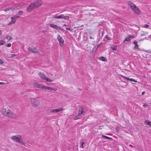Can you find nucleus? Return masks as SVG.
I'll return each mask as SVG.
<instances>
[{
    "instance_id": "1",
    "label": "nucleus",
    "mask_w": 151,
    "mask_h": 151,
    "mask_svg": "<svg viewBox=\"0 0 151 151\" xmlns=\"http://www.w3.org/2000/svg\"><path fill=\"white\" fill-rule=\"evenodd\" d=\"M42 4V0H37L35 2L31 4L27 8V11L30 12L34 9V8H37L40 6Z\"/></svg>"
},
{
    "instance_id": "2",
    "label": "nucleus",
    "mask_w": 151,
    "mask_h": 151,
    "mask_svg": "<svg viewBox=\"0 0 151 151\" xmlns=\"http://www.w3.org/2000/svg\"><path fill=\"white\" fill-rule=\"evenodd\" d=\"M30 102L31 106L34 107H37L40 105V101L35 98H30Z\"/></svg>"
},
{
    "instance_id": "3",
    "label": "nucleus",
    "mask_w": 151,
    "mask_h": 151,
    "mask_svg": "<svg viewBox=\"0 0 151 151\" xmlns=\"http://www.w3.org/2000/svg\"><path fill=\"white\" fill-rule=\"evenodd\" d=\"M39 76L43 80H45L47 81L52 82L53 81L52 80L47 77L46 75L43 73L39 72L38 73Z\"/></svg>"
},
{
    "instance_id": "4",
    "label": "nucleus",
    "mask_w": 151,
    "mask_h": 151,
    "mask_svg": "<svg viewBox=\"0 0 151 151\" xmlns=\"http://www.w3.org/2000/svg\"><path fill=\"white\" fill-rule=\"evenodd\" d=\"M11 139L13 141L16 142H18L22 143H23V141L21 140V137L20 135L12 136L11 137Z\"/></svg>"
},
{
    "instance_id": "5",
    "label": "nucleus",
    "mask_w": 151,
    "mask_h": 151,
    "mask_svg": "<svg viewBox=\"0 0 151 151\" xmlns=\"http://www.w3.org/2000/svg\"><path fill=\"white\" fill-rule=\"evenodd\" d=\"M5 116L12 119H15L16 117V114L9 109Z\"/></svg>"
},
{
    "instance_id": "6",
    "label": "nucleus",
    "mask_w": 151,
    "mask_h": 151,
    "mask_svg": "<svg viewBox=\"0 0 151 151\" xmlns=\"http://www.w3.org/2000/svg\"><path fill=\"white\" fill-rule=\"evenodd\" d=\"M132 10L136 14L139 15L141 14V11L136 6L132 9Z\"/></svg>"
},
{
    "instance_id": "7",
    "label": "nucleus",
    "mask_w": 151,
    "mask_h": 151,
    "mask_svg": "<svg viewBox=\"0 0 151 151\" xmlns=\"http://www.w3.org/2000/svg\"><path fill=\"white\" fill-rule=\"evenodd\" d=\"M9 109L8 108L3 107L0 110V112L1 114L5 116L7 113H8Z\"/></svg>"
},
{
    "instance_id": "8",
    "label": "nucleus",
    "mask_w": 151,
    "mask_h": 151,
    "mask_svg": "<svg viewBox=\"0 0 151 151\" xmlns=\"http://www.w3.org/2000/svg\"><path fill=\"white\" fill-rule=\"evenodd\" d=\"M57 38L59 42V43L60 46L61 47H62L63 45L64 42V40L60 35L58 36Z\"/></svg>"
},
{
    "instance_id": "9",
    "label": "nucleus",
    "mask_w": 151,
    "mask_h": 151,
    "mask_svg": "<svg viewBox=\"0 0 151 151\" xmlns=\"http://www.w3.org/2000/svg\"><path fill=\"white\" fill-rule=\"evenodd\" d=\"M19 17V16L17 15H15L11 17V21L9 23V25L11 24H14L16 22V19Z\"/></svg>"
},
{
    "instance_id": "10",
    "label": "nucleus",
    "mask_w": 151,
    "mask_h": 151,
    "mask_svg": "<svg viewBox=\"0 0 151 151\" xmlns=\"http://www.w3.org/2000/svg\"><path fill=\"white\" fill-rule=\"evenodd\" d=\"M53 17L57 19H63L66 20H68L69 19V17L68 16H64V15L63 14L58 16Z\"/></svg>"
},
{
    "instance_id": "11",
    "label": "nucleus",
    "mask_w": 151,
    "mask_h": 151,
    "mask_svg": "<svg viewBox=\"0 0 151 151\" xmlns=\"http://www.w3.org/2000/svg\"><path fill=\"white\" fill-rule=\"evenodd\" d=\"M64 110V109L63 108H60L57 109H52L50 111V112L53 113H58Z\"/></svg>"
},
{
    "instance_id": "12",
    "label": "nucleus",
    "mask_w": 151,
    "mask_h": 151,
    "mask_svg": "<svg viewBox=\"0 0 151 151\" xmlns=\"http://www.w3.org/2000/svg\"><path fill=\"white\" fill-rule=\"evenodd\" d=\"M127 4L130 7L131 9H132L136 6L130 1H128L127 2Z\"/></svg>"
},
{
    "instance_id": "13",
    "label": "nucleus",
    "mask_w": 151,
    "mask_h": 151,
    "mask_svg": "<svg viewBox=\"0 0 151 151\" xmlns=\"http://www.w3.org/2000/svg\"><path fill=\"white\" fill-rule=\"evenodd\" d=\"M28 50L33 53H37L38 52L37 49V48L35 47H29L28 48Z\"/></svg>"
},
{
    "instance_id": "14",
    "label": "nucleus",
    "mask_w": 151,
    "mask_h": 151,
    "mask_svg": "<svg viewBox=\"0 0 151 151\" xmlns=\"http://www.w3.org/2000/svg\"><path fill=\"white\" fill-rule=\"evenodd\" d=\"M49 26L50 27L56 29L57 30H61V28L60 27L55 24H50Z\"/></svg>"
},
{
    "instance_id": "15",
    "label": "nucleus",
    "mask_w": 151,
    "mask_h": 151,
    "mask_svg": "<svg viewBox=\"0 0 151 151\" xmlns=\"http://www.w3.org/2000/svg\"><path fill=\"white\" fill-rule=\"evenodd\" d=\"M33 86L35 87L39 88H42V85L40 84L37 83H33Z\"/></svg>"
},
{
    "instance_id": "16",
    "label": "nucleus",
    "mask_w": 151,
    "mask_h": 151,
    "mask_svg": "<svg viewBox=\"0 0 151 151\" xmlns=\"http://www.w3.org/2000/svg\"><path fill=\"white\" fill-rule=\"evenodd\" d=\"M84 112L85 111L83 110V107L81 106L79 108L78 111V115H80Z\"/></svg>"
},
{
    "instance_id": "17",
    "label": "nucleus",
    "mask_w": 151,
    "mask_h": 151,
    "mask_svg": "<svg viewBox=\"0 0 151 151\" xmlns=\"http://www.w3.org/2000/svg\"><path fill=\"white\" fill-rule=\"evenodd\" d=\"M121 76L122 78H124L126 79H127V80H128V81H133V82H137V81H136L135 80H134V79H133L129 78H127V77L126 76H122V75H121Z\"/></svg>"
},
{
    "instance_id": "18",
    "label": "nucleus",
    "mask_w": 151,
    "mask_h": 151,
    "mask_svg": "<svg viewBox=\"0 0 151 151\" xmlns=\"http://www.w3.org/2000/svg\"><path fill=\"white\" fill-rule=\"evenodd\" d=\"M14 8L10 7V8H7L6 9H4V11L5 12H7V11H10L11 10L14 11Z\"/></svg>"
},
{
    "instance_id": "19",
    "label": "nucleus",
    "mask_w": 151,
    "mask_h": 151,
    "mask_svg": "<svg viewBox=\"0 0 151 151\" xmlns=\"http://www.w3.org/2000/svg\"><path fill=\"white\" fill-rule=\"evenodd\" d=\"M99 59L100 60L103 61H107L106 58L104 57H99Z\"/></svg>"
},
{
    "instance_id": "20",
    "label": "nucleus",
    "mask_w": 151,
    "mask_h": 151,
    "mask_svg": "<svg viewBox=\"0 0 151 151\" xmlns=\"http://www.w3.org/2000/svg\"><path fill=\"white\" fill-rule=\"evenodd\" d=\"M42 89H44L45 90H50V87L45 86H44L42 85Z\"/></svg>"
},
{
    "instance_id": "21",
    "label": "nucleus",
    "mask_w": 151,
    "mask_h": 151,
    "mask_svg": "<svg viewBox=\"0 0 151 151\" xmlns=\"http://www.w3.org/2000/svg\"><path fill=\"white\" fill-rule=\"evenodd\" d=\"M134 43L135 45L134 48H136L137 49H138V45L137 44V41H134Z\"/></svg>"
},
{
    "instance_id": "22",
    "label": "nucleus",
    "mask_w": 151,
    "mask_h": 151,
    "mask_svg": "<svg viewBox=\"0 0 151 151\" xmlns=\"http://www.w3.org/2000/svg\"><path fill=\"white\" fill-rule=\"evenodd\" d=\"M102 137L104 138H106L108 139H111L112 140V138L106 136L104 135H103L102 136Z\"/></svg>"
},
{
    "instance_id": "23",
    "label": "nucleus",
    "mask_w": 151,
    "mask_h": 151,
    "mask_svg": "<svg viewBox=\"0 0 151 151\" xmlns=\"http://www.w3.org/2000/svg\"><path fill=\"white\" fill-rule=\"evenodd\" d=\"M80 115H79L78 114V115H77L74 118V119L77 120L78 119H80L81 118V117L80 116Z\"/></svg>"
},
{
    "instance_id": "24",
    "label": "nucleus",
    "mask_w": 151,
    "mask_h": 151,
    "mask_svg": "<svg viewBox=\"0 0 151 151\" xmlns=\"http://www.w3.org/2000/svg\"><path fill=\"white\" fill-rule=\"evenodd\" d=\"M130 40V39L128 37H127L126 38L124 41V42H125V41H129Z\"/></svg>"
},
{
    "instance_id": "25",
    "label": "nucleus",
    "mask_w": 151,
    "mask_h": 151,
    "mask_svg": "<svg viewBox=\"0 0 151 151\" xmlns=\"http://www.w3.org/2000/svg\"><path fill=\"white\" fill-rule=\"evenodd\" d=\"M5 43V42L3 40H0V45H4Z\"/></svg>"
},
{
    "instance_id": "26",
    "label": "nucleus",
    "mask_w": 151,
    "mask_h": 151,
    "mask_svg": "<svg viewBox=\"0 0 151 151\" xmlns=\"http://www.w3.org/2000/svg\"><path fill=\"white\" fill-rule=\"evenodd\" d=\"M52 90L56 91L57 90V89L56 88H55L50 87V90Z\"/></svg>"
},
{
    "instance_id": "27",
    "label": "nucleus",
    "mask_w": 151,
    "mask_h": 151,
    "mask_svg": "<svg viewBox=\"0 0 151 151\" xmlns=\"http://www.w3.org/2000/svg\"><path fill=\"white\" fill-rule=\"evenodd\" d=\"M145 123H146L147 125L149 124H150L151 123V122L149 120H147L145 121Z\"/></svg>"
},
{
    "instance_id": "28",
    "label": "nucleus",
    "mask_w": 151,
    "mask_h": 151,
    "mask_svg": "<svg viewBox=\"0 0 151 151\" xmlns=\"http://www.w3.org/2000/svg\"><path fill=\"white\" fill-rule=\"evenodd\" d=\"M6 39L7 40H11L12 39V37L11 36H7L6 37Z\"/></svg>"
},
{
    "instance_id": "29",
    "label": "nucleus",
    "mask_w": 151,
    "mask_h": 151,
    "mask_svg": "<svg viewBox=\"0 0 151 151\" xmlns=\"http://www.w3.org/2000/svg\"><path fill=\"white\" fill-rule=\"evenodd\" d=\"M149 26L147 24H144L142 26V27L145 28H148L149 27Z\"/></svg>"
},
{
    "instance_id": "30",
    "label": "nucleus",
    "mask_w": 151,
    "mask_h": 151,
    "mask_svg": "<svg viewBox=\"0 0 151 151\" xmlns=\"http://www.w3.org/2000/svg\"><path fill=\"white\" fill-rule=\"evenodd\" d=\"M128 37L130 39H133L134 37V36L132 35H128Z\"/></svg>"
},
{
    "instance_id": "31",
    "label": "nucleus",
    "mask_w": 151,
    "mask_h": 151,
    "mask_svg": "<svg viewBox=\"0 0 151 151\" xmlns=\"http://www.w3.org/2000/svg\"><path fill=\"white\" fill-rule=\"evenodd\" d=\"M99 45H96L95 47L93 48V49H95L96 50H97V49L98 48V47L99 46Z\"/></svg>"
},
{
    "instance_id": "32",
    "label": "nucleus",
    "mask_w": 151,
    "mask_h": 151,
    "mask_svg": "<svg viewBox=\"0 0 151 151\" xmlns=\"http://www.w3.org/2000/svg\"><path fill=\"white\" fill-rule=\"evenodd\" d=\"M99 45H96L95 47L93 48V49H95L96 50H97V49L98 48V47L99 46Z\"/></svg>"
},
{
    "instance_id": "33",
    "label": "nucleus",
    "mask_w": 151,
    "mask_h": 151,
    "mask_svg": "<svg viewBox=\"0 0 151 151\" xmlns=\"http://www.w3.org/2000/svg\"><path fill=\"white\" fill-rule=\"evenodd\" d=\"M23 13V12L22 11H19L18 12V14H19L20 15H22V14Z\"/></svg>"
},
{
    "instance_id": "34",
    "label": "nucleus",
    "mask_w": 151,
    "mask_h": 151,
    "mask_svg": "<svg viewBox=\"0 0 151 151\" xmlns=\"http://www.w3.org/2000/svg\"><path fill=\"white\" fill-rule=\"evenodd\" d=\"M111 48L113 50H116L117 49L116 46H114L113 47H111Z\"/></svg>"
},
{
    "instance_id": "35",
    "label": "nucleus",
    "mask_w": 151,
    "mask_h": 151,
    "mask_svg": "<svg viewBox=\"0 0 151 151\" xmlns=\"http://www.w3.org/2000/svg\"><path fill=\"white\" fill-rule=\"evenodd\" d=\"M11 46V44L10 43H9L6 45V46L8 47H10Z\"/></svg>"
},
{
    "instance_id": "36",
    "label": "nucleus",
    "mask_w": 151,
    "mask_h": 151,
    "mask_svg": "<svg viewBox=\"0 0 151 151\" xmlns=\"http://www.w3.org/2000/svg\"><path fill=\"white\" fill-rule=\"evenodd\" d=\"M106 38L107 39H108L109 40H111V38L110 37H109L107 35L106 36Z\"/></svg>"
},
{
    "instance_id": "37",
    "label": "nucleus",
    "mask_w": 151,
    "mask_h": 151,
    "mask_svg": "<svg viewBox=\"0 0 151 151\" xmlns=\"http://www.w3.org/2000/svg\"><path fill=\"white\" fill-rule=\"evenodd\" d=\"M4 63V61H3L2 60L0 59V64H3Z\"/></svg>"
},
{
    "instance_id": "38",
    "label": "nucleus",
    "mask_w": 151,
    "mask_h": 151,
    "mask_svg": "<svg viewBox=\"0 0 151 151\" xmlns=\"http://www.w3.org/2000/svg\"><path fill=\"white\" fill-rule=\"evenodd\" d=\"M6 83H6L5 82H0V84L4 85V84H6Z\"/></svg>"
},
{
    "instance_id": "39",
    "label": "nucleus",
    "mask_w": 151,
    "mask_h": 151,
    "mask_svg": "<svg viewBox=\"0 0 151 151\" xmlns=\"http://www.w3.org/2000/svg\"><path fill=\"white\" fill-rule=\"evenodd\" d=\"M42 32L45 34L46 32V31L45 30H43L42 31Z\"/></svg>"
},
{
    "instance_id": "40",
    "label": "nucleus",
    "mask_w": 151,
    "mask_h": 151,
    "mask_svg": "<svg viewBox=\"0 0 151 151\" xmlns=\"http://www.w3.org/2000/svg\"><path fill=\"white\" fill-rule=\"evenodd\" d=\"M11 55H12V57H15L16 56V55L14 54H11Z\"/></svg>"
},
{
    "instance_id": "41",
    "label": "nucleus",
    "mask_w": 151,
    "mask_h": 151,
    "mask_svg": "<svg viewBox=\"0 0 151 151\" xmlns=\"http://www.w3.org/2000/svg\"><path fill=\"white\" fill-rule=\"evenodd\" d=\"M143 107H145L146 106H148V105L147 104H144V105H143Z\"/></svg>"
},
{
    "instance_id": "42",
    "label": "nucleus",
    "mask_w": 151,
    "mask_h": 151,
    "mask_svg": "<svg viewBox=\"0 0 151 151\" xmlns=\"http://www.w3.org/2000/svg\"><path fill=\"white\" fill-rule=\"evenodd\" d=\"M66 29H67V30H70V31L71 32L72 31V30H71V29H70V28H66Z\"/></svg>"
},
{
    "instance_id": "43",
    "label": "nucleus",
    "mask_w": 151,
    "mask_h": 151,
    "mask_svg": "<svg viewBox=\"0 0 151 151\" xmlns=\"http://www.w3.org/2000/svg\"><path fill=\"white\" fill-rule=\"evenodd\" d=\"M2 33V32L1 30H0V35H1Z\"/></svg>"
},
{
    "instance_id": "44",
    "label": "nucleus",
    "mask_w": 151,
    "mask_h": 151,
    "mask_svg": "<svg viewBox=\"0 0 151 151\" xmlns=\"http://www.w3.org/2000/svg\"><path fill=\"white\" fill-rule=\"evenodd\" d=\"M145 93V92L144 91H143L142 92V95H143Z\"/></svg>"
},
{
    "instance_id": "45",
    "label": "nucleus",
    "mask_w": 151,
    "mask_h": 151,
    "mask_svg": "<svg viewBox=\"0 0 151 151\" xmlns=\"http://www.w3.org/2000/svg\"><path fill=\"white\" fill-rule=\"evenodd\" d=\"M148 125L150 127H151V123L150 124H148Z\"/></svg>"
},
{
    "instance_id": "46",
    "label": "nucleus",
    "mask_w": 151,
    "mask_h": 151,
    "mask_svg": "<svg viewBox=\"0 0 151 151\" xmlns=\"http://www.w3.org/2000/svg\"><path fill=\"white\" fill-rule=\"evenodd\" d=\"M64 26H67V24H64Z\"/></svg>"
},
{
    "instance_id": "47",
    "label": "nucleus",
    "mask_w": 151,
    "mask_h": 151,
    "mask_svg": "<svg viewBox=\"0 0 151 151\" xmlns=\"http://www.w3.org/2000/svg\"><path fill=\"white\" fill-rule=\"evenodd\" d=\"M84 143V142H82V145H83V144Z\"/></svg>"
},
{
    "instance_id": "48",
    "label": "nucleus",
    "mask_w": 151,
    "mask_h": 151,
    "mask_svg": "<svg viewBox=\"0 0 151 151\" xmlns=\"http://www.w3.org/2000/svg\"><path fill=\"white\" fill-rule=\"evenodd\" d=\"M82 148H84V147L83 146V145H82Z\"/></svg>"
}]
</instances>
